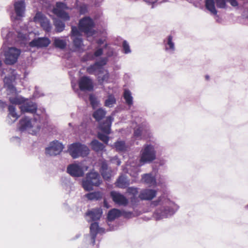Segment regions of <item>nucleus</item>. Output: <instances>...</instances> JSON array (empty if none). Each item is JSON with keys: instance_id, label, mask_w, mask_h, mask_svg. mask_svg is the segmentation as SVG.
Listing matches in <instances>:
<instances>
[{"instance_id": "f257e3e1", "label": "nucleus", "mask_w": 248, "mask_h": 248, "mask_svg": "<svg viewBox=\"0 0 248 248\" xmlns=\"http://www.w3.org/2000/svg\"><path fill=\"white\" fill-rule=\"evenodd\" d=\"M151 206L156 207L153 214V217L156 220L169 217L173 216L179 208L176 203L165 194L161 195L157 200L152 201Z\"/></svg>"}, {"instance_id": "f03ea898", "label": "nucleus", "mask_w": 248, "mask_h": 248, "mask_svg": "<svg viewBox=\"0 0 248 248\" xmlns=\"http://www.w3.org/2000/svg\"><path fill=\"white\" fill-rule=\"evenodd\" d=\"M41 117L34 115V118L31 119L28 117L22 118L19 123L18 129L21 132L27 131L28 133L35 135L41 128Z\"/></svg>"}, {"instance_id": "7ed1b4c3", "label": "nucleus", "mask_w": 248, "mask_h": 248, "mask_svg": "<svg viewBox=\"0 0 248 248\" xmlns=\"http://www.w3.org/2000/svg\"><path fill=\"white\" fill-rule=\"evenodd\" d=\"M155 145L152 144H144L140 152V165L150 163L156 159Z\"/></svg>"}, {"instance_id": "20e7f679", "label": "nucleus", "mask_w": 248, "mask_h": 248, "mask_svg": "<svg viewBox=\"0 0 248 248\" xmlns=\"http://www.w3.org/2000/svg\"><path fill=\"white\" fill-rule=\"evenodd\" d=\"M102 180L99 173L95 171H91L86 174V177L82 180V186L86 191L93 190V186H99Z\"/></svg>"}, {"instance_id": "39448f33", "label": "nucleus", "mask_w": 248, "mask_h": 248, "mask_svg": "<svg viewBox=\"0 0 248 248\" xmlns=\"http://www.w3.org/2000/svg\"><path fill=\"white\" fill-rule=\"evenodd\" d=\"M68 151L73 158H77L80 156H86L89 153L88 147L78 142L71 144L68 148Z\"/></svg>"}, {"instance_id": "423d86ee", "label": "nucleus", "mask_w": 248, "mask_h": 248, "mask_svg": "<svg viewBox=\"0 0 248 248\" xmlns=\"http://www.w3.org/2000/svg\"><path fill=\"white\" fill-rule=\"evenodd\" d=\"M104 232L105 230L102 228H100L97 222L92 223L90 226V233L84 236V243L87 245L93 246L97 233H103Z\"/></svg>"}, {"instance_id": "0eeeda50", "label": "nucleus", "mask_w": 248, "mask_h": 248, "mask_svg": "<svg viewBox=\"0 0 248 248\" xmlns=\"http://www.w3.org/2000/svg\"><path fill=\"white\" fill-rule=\"evenodd\" d=\"M94 22L90 17H85L79 20L78 30L80 32H84L89 37L94 33Z\"/></svg>"}, {"instance_id": "6e6552de", "label": "nucleus", "mask_w": 248, "mask_h": 248, "mask_svg": "<svg viewBox=\"0 0 248 248\" xmlns=\"http://www.w3.org/2000/svg\"><path fill=\"white\" fill-rule=\"evenodd\" d=\"M20 53V49L15 47H8L6 50H4L5 63L7 65L15 64L17 62Z\"/></svg>"}, {"instance_id": "1a4fd4ad", "label": "nucleus", "mask_w": 248, "mask_h": 248, "mask_svg": "<svg viewBox=\"0 0 248 248\" xmlns=\"http://www.w3.org/2000/svg\"><path fill=\"white\" fill-rule=\"evenodd\" d=\"M37 105L35 103L29 100H26L24 101L23 104L20 106L19 108L22 113H30L33 114L36 116L41 117V114L39 113V111H41L42 113L45 111L44 109L42 110H37ZM43 117V116H41Z\"/></svg>"}, {"instance_id": "9d476101", "label": "nucleus", "mask_w": 248, "mask_h": 248, "mask_svg": "<svg viewBox=\"0 0 248 248\" xmlns=\"http://www.w3.org/2000/svg\"><path fill=\"white\" fill-rule=\"evenodd\" d=\"M71 38L72 40L73 46L75 49L78 50L82 49L83 44L81 38V34L77 27H72Z\"/></svg>"}, {"instance_id": "9b49d317", "label": "nucleus", "mask_w": 248, "mask_h": 248, "mask_svg": "<svg viewBox=\"0 0 248 248\" xmlns=\"http://www.w3.org/2000/svg\"><path fill=\"white\" fill-rule=\"evenodd\" d=\"M63 148V145L61 142L55 140L50 142L48 146L46 148V153L50 156H55L59 155Z\"/></svg>"}, {"instance_id": "f8f14e48", "label": "nucleus", "mask_w": 248, "mask_h": 248, "mask_svg": "<svg viewBox=\"0 0 248 248\" xmlns=\"http://www.w3.org/2000/svg\"><path fill=\"white\" fill-rule=\"evenodd\" d=\"M14 11L15 16H12L11 18L15 20H20L25 16L26 4L24 0H18L15 2Z\"/></svg>"}, {"instance_id": "ddd939ff", "label": "nucleus", "mask_w": 248, "mask_h": 248, "mask_svg": "<svg viewBox=\"0 0 248 248\" xmlns=\"http://www.w3.org/2000/svg\"><path fill=\"white\" fill-rule=\"evenodd\" d=\"M11 75L5 77L3 81L8 91L11 93H16V89L13 83L16 79V73L15 70L10 69Z\"/></svg>"}, {"instance_id": "4468645a", "label": "nucleus", "mask_w": 248, "mask_h": 248, "mask_svg": "<svg viewBox=\"0 0 248 248\" xmlns=\"http://www.w3.org/2000/svg\"><path fill=\"white\" fill-rule=\"evenodd\" d=\"M34 20L36 23H39L42 28L46 32H49L51 30V25L49 20L41 13L36 14Z\"/></svg>"}, {"instance_id": "2eb2a0df", "label": "nucleus", "mask_w": 248, "mask_h": 248, "mask_svg": "<svg viewBox=\"0 0 248 248\" xmlns=\"http://www.w3.org/2000/svg\"><path fill=\"white\" fill-rule=\"evenodd\" d=\"M78 85L80 90L82 91H91L93 88V80L88 76L81 77L78 81Z\"/></svg>"}, {"instance_id": "dca6fc26", "label": "nucleus", "mask_w": 248, "mask_h": 248, "mask_svg": "<svg viewBox=\"0 0 248 248\" xmlns=\"http://www.w3.org/2000/svg\"><path fill=\"white\" fill-rule=\"evenodd\" d=\"M67 172L72 176L81 177L84 175V171L81 166L77 164L69 165L67 168Z\"/></svg>"}, {"instance_id": "f3484780", "label": "nucleus", "mask_w": 248, "mask_h": 248, "mask_svg": "<svg viewBox=\"0 0 248 248\" xmlns=\"http://www.w3.org/2000/svg\"><path fill=\"white\" fill-rule=\"evenodd\" d=\"M50 40L47 37L35 38L29 43L31 47L37 48L46 47L50 44Z\"/></svg>"}, {"instance_id": "a211bd4d", "label": "nucleus", "mask_w": 248, "mask_h": 248, "mask_svg": "<svg viewBox=\"0 0 248 248\" xmlns=\"http://www.w3.org/2000/svg\"><path fill=\"white\" fill-rule=\"evenodd\" d=\"M110 196L115 203L120 205L126 206L128 202V199L121 193L111 191Z\"/></svg>"}, {"instance_id": "6ab92c4d", "label": "nucleus", "mask_w": 248, "mask_h": 248, "mask_svg": "<svg viewBox=\"0 0 248 248\" xmlns=\"http://www.w3.org/2000/svg\"><path fill=\"white\" fill-rule=\"evenodd\" d=\"M156 190L144 189L140 191L139 197L142 200L151 201L156 196Z\"/></svg>"}, {"instance_id": "aec40b11", "label": "nucleus", "mask_w": 248, "mask_h": 248, "mask_svg": "<svg viewBox=\"0 0 248 248\" xmlns=\"http://www.w3.org/2000/svg\"><path fill=\"white\" fill-rule=\"evenodd\" d=\"M113 120V116H109L107 117L104 122L100 124V129L107 134H109L111 130V124Z\"/></svg>"}, {"instance_id": "412c9836", "label": "nucleus", "mask_w": 248, "mask_h": 248, "mask_svg": "<svg viewBox=\"0 0 248 248\" xmlns=\"http://www.w3.org/2000/svg\"><path fill=\"white\" fill-rule=\"evenodd\" d=\"M102 214V210L100 208H94L89 211L86 214L88 221H96L100 219Z\"/></svg>"}, {"instance_id": "4be33fe9", "label": "nucleus", "mask_w": 248, "mask_h": 248, "mask_svg": "<svg viewBox=\"0 0 248 248\" xmlns=\"http://www.w3.org/2000/svg\"><path fill=\"white\" fill-rule=\"evenodd\" d=\"M165 51L170 54H172L175 51V44L172 40V36L169 35L164 41Z\"/></svg>"}, {"instance_id": "5701e85b", "label": "nucleus", "mask_w": 248, "mask_h": 248, "mask_svg": "<svg viewBox=\"0 0 248 248\" xmlns=\"http://www.w3.org/2000/svg\"><path fill=\"white\" fill-rule=\"evenodd\" d=\"M141 181L150 186L157 185L156 179L155 175L151 173H146L142 175Z\"/></svg>"}, {"instance_id": "b1692460", "label": "nucleus", "mask_w": 248, "mask_h": 248, "mask_svg": "<svg viewBox=\"0 0 248 248\" xmlns=\"http://www.w3.org/2000/svg\"><path fill=\"white\" fill-rule=\"evenodd\" d=\"M9 114L7 121L8 124H12L15 122L18 118L19 116L16 111V108L14 105H9L8 106Z\"/></svg>"}, {"instance_id": "393cba45", "label": "nucleus", "mask_w": 248, "mask_h": 248, "mask_svg": "<svg viewBox=\"0 0 248 248\" xmlns=\"http://www.w3.org/2000/svg\"><path fill=\"white\" fill-rule=\"evenodd\" d=\"M130 185L129 180L124 175L120 176L116 182V186L121 188L127 187Z\"/></svg>"}, {"instance_id": "a878e982", "label": "nucleus", "mask_w": 248, "mask_h": 248, "mask_svg": "<svg viewBox=\"0 0 248 248\" xmlns=\"http://www.w3.org/2000/svg\"><path fill=\"white\" fill-rule=\"evenodd\" d=\"M16 41L21 44H26L29 38V35L26 30L17 31Z\"/></svg>"}, {"instance_id": "bb28decb", "label": "nucleus", "mask_w": 248, "mask_h": 248, "mask_svg": "<svg viewBox=\"0 0 248 248\" xmlns=\"http://www.w3.org/2000/svg\"><path fill=\"white\" fill-rule=\"evenodd\" d=\"M53 45L56 47L61 49H64L67 45V40L63 37H54Z\"/></svg>"}, {"instance_id": "cd10ccee", "label": "nucleus", "mask_w": 248, "mask_h": 248, "mask_svg": "<svg viewBox=\"0 0 248 248\" xmlns=\"http://www.w3.org/2000/svg\"><path fill=\"white\" fill-rule=\"evenodd\" d=\"M123 97L125 104L130 108L133 104V97L131 92L128 89H124L123 93Z\"/></svg>"}, {"instance_id": "c85d7f7f", "label": "nucleus", "mask_w": 248, "mask_h": 248, "mask_svg": "<svg viewBox=\"0 0 248 248\" xmlns=\"http://www.w3.org/2000/svg\"><path fill=\"white\" fill-rule=\"evenodd\" d=\"M114 147L118 152H125L127 150L128 145L125 142L122 140H118L114 143Z\"/></svg>"}, {"instance_id": "c756f323", "label": "nucleus", "mask_w": 248, "mask_h": 248, "mask_svg": "<svg viewBox=\"0 0 248 248\" xmlns=\"http://www.w3.org/2000/svg\"><path fill=\"white\" fill-rule=\"evenodd\" d=\"M98 82L100 84L104 83H108L109 79V73L108 71L104 70L100 73L97 77Z\"/></svg>"}, {"instance_id": "7c9ffc66", "label": "nucleus", "mask_w": 248, "mask_h": 248, "mask_svg": "<svg viewBox=\"0 0 248 248\" xmlns=\"http://www.w3.org/2000/svg\"><path fill=\"white\" fill-rule=\"evenodd\" d=\"M98 63L96 62L87 68V72L89 74L99 75L102 71L100 67L98 66Z\"/></svg>"}, {"instance_id": "2f4dec72", "label": "nucleus", "mask_w": 248, "mask_h": 248, "mask_svg": "<svg viewBox=\"0 0 248 248\" xmlns=\"http://www.w3.org/2000/svg\"><path fill=\"white\" fill-rule=\"evenodd\" d=\"M14 33L8 27H3L1 29V36L3 39L8 41L13 38Z\"/></svg>"}, {"instance_id": "473e14b6", "label": "nucleus", "mask_w": 248, "mask_h": 248, "mask_svg": "<svg viewBox=\"0 0 248 248\" xmlns=\"http://www.w3.org/2000/svg\"><path fill=\"white\" fill-rule=\"evenodd\" d=\"M121 215L120 210L116 209H113L109 211L108 214V223L114 220L116 218L119 217Z\"/></svg>"}, {"instance_id": "72a5a7b5", "label": "nucleus", "mask_w": 248, "mask_h": 248, "mask_svg": "<svg viewBox=\"0 0 248 248\" xmlns=\"http://www.w3.org/2000/svg\"><path fill=\"white\" fill-rule=\"evenodd\" d=\"M53 13L58 17L62 18L64 20H68L70 19V16L68 14L61 9L54 8Z\"/></svg>"}, {"instance_id": "f704fd0d", "label": "nucleus", "mask_w": 248, "mask_h": 248, "mask_svg": "<svg viewBox=\"0 0 248 248\" xmlns=\"http://www.w3.org/2000/svg\"><path fill=\"white\" fill-rule=\"evenodd\" d=\"M206 8L214 15L217 14V11L215 8L214 0H206Z\"/></svg>"}, {"instance_id": "c9c22d12", "label": "nucleus", "mask_w": 248, "mask_h": 248, "mask_svg": "<svg viewBox=\"0 0 248 248\" xmlns=\"http://www.w3.org/2000/svg\"><path fill=\"white\" fill-rule=\"evenodd\" d=\"M106 114V111L102 108H99L95 111L93 114V118L97 121H99L102 119Z\"/></svg>"}, {"instance_id": "e433bc0d", "label": "nucleus", "mask_w": 248, "mask_h": 248, "mask_svg": "<svg viewBox=\"0 0 248 248\" xmlns=\"http://www.w3.org/2000/svg\"><path fill=\"white\" fill-rule=\"evenodd\" d=\"M91 145L92 149L96 152L102 151L105 148L104 145L96 140L91 142Z\"/></svg>"}, {"instance_id": "4c0bfd02", "label": "nucleus", "mask_w": 248, "mask_h": 248, "mask_svg": "<svg viewBox=\"0 0 248 248\" xmlns=\"http://www.w3.org/2000/svg\"><path fill=\"white\" fill-rule=\"evenodd\" d=\"M85 196L90 200H98L102 198V194L100 192H93L87 193Z\"/></svg>"}, {"instance_id": "58836bf2", "label": "nucleus", "mask_w": 248, "mask_h": 248, "mask_svg": "<svg viewBox=\"0 0 248 248\" xmlns=\"http://www.w3.org/2000/svg\"><path fill=\"white\" fill-rule=\"evenodd\" d=\"M116 103V100L114 96L110 94L108 95L107 99L105 100V106L108 108L112 107Z\"/></svg>"}, {"instance_id": "ea45409f", "label": "nucleus", "mask_w": 248, "mask_h": 248, "mask_svg": "<svg viewBox=\"0 0 248 248\" xmlns=\"http://www.w3.org/2000/svg\"><path fill=\"white\" fill-rule=\"evenodd\" d=\"M54 25L55 27L56 31L58 32H61L63 31L65 27V23L59 19L55 20Z\"/></svg>"}, {"instance_id": "a19ab883", "label": "nucleus", "mask_w": 248, "mask_h": 248, "mask_svg": "<svg viewBox=\"0 0 248 248\" xmlns=\"http://www.w3.org/2000/svg\"><path fill=\"white\" fill-rule=\"evenodd\" d=\"M25 99L21 96H16L14 97H10L9 101L12 105H20V106L23 104Z\"/></svg>"}, {"instance_id": "79ce46f5", "label": "nucleus", "mask_w": 248, "mask_h": 248, "mask_svg": "<svg viewBox=\"0 0 248 248\" xmlns=\"http://www.w3.org/2000/svg\"><path fill=\"white\" fill-rule=\"evenodd\" d=\"M140 167L137 166L134 167L131 170H129L128 172V173L133 177L137 178L139 175V172H140Z\"/></svg>"}, {"instance_id": "37998d69", "label": "nucleus", "mask_w": 248, "mask_h": 248, "mask_svg": "<svg viewBox=\"0 0 248 248\" xmlns=\"http://www.w3.org/2000/svg\"><path fill=\"white\" fill-rule=\"evenodd\" d=\"M122 46L123 51L124 54H129L131 53V50L130 49V46L126 41L124 40L123 41Z\"/></svg>"}, {"instance_id": "c03bdc74", "label": "nucleus", "mask_w": 248, "mask_h": 248, "mask_svg": "<svg viewBox=\"0 0 248 248\" xmlns=\"http://www.w3.org/2000/svg\"><path fill=\"white\" fill-rule=\"evenodd\" d=\"M100 172L103 178L106 180H108L111 176V171L109 169L101 171Z\"/></svg>"}, {"instance_id": "a18cd8bd", "label": "nucleus", "mask_w": 248, "mask_h": 248, "mask_svg": "<svg viewBox=\"0 0 248 248\" xmlns=\"http://www.w3.org/2000/svg\"><path fill=\"white\" fill-rule=\"evenodd\" d=\"M107 44H105L103 48L97 47L96 50L94 52L93 54L95 57H97L100 56L103 54V49L106 48L107 47Z\"/></svg>"}, {"instance_id": "49530a36", "label": "nucleus", "mask_w": 248, "mask_h": 248, "mask_svg": "<svg viewBox=\"0 0 248 248\" xmlns=\"http://www.w3.org/2000/svg\"><path fill=\"white\" fill-rule=\"evenodd\" d=\"M127 192L132 195L133 197H135L138 194V189L135 187H129L127 189Z\"/></svg>"}, {"instance_id": "de8ad7c7", "label": "nucleus", "mask_w": 248, "mask_h": 248, "mask_svg": "<svg viewBox=\"0 0 248 248\" xmlns=\"http://www.w3.org/2000/svg\"><path fill=\"white\" fill-rule=\"evenodd\" d=\"M98 138L105 143H107L109 140V138L108 136L100 133L98 134Z\"/></svg>"}, {"instance_id": "09e8293b", "label": "nucleus", "mask_w": 248, "mask_h": 248, "mask_svg": "<svg viewBox=\"0 0 248 248\" xmlns=\"http://www.w3.org/2000/svg\"><path fill=\"white\" fill-rule=\"evenodd\" d=\"M55 8H58L59 9H61L64 11V10L67 9L68 8L65 3L62 2H57L56 4Z\"/></svg>"}, {"instance_id": "8fccbe9b", "label": "nucleus", "mask_w": 248, "mask_h": 248, "mask_svg": "<svg viewBox=\"0 0 248 248\" xmlns=\"http://www.w3.org/2000/svg\"><path fill=\"white\" fill-rule=\"evenodd\" d=\"M142 131V128L140 126H138L134 130V136L136 138H140L141 135Z\"/></svg>"}, {"instance_id": "3c124183", "label": "nucleus", "mask_w": 248, "mask_h": 248, "mask_svg": "<svg viewBox=\"0 0 248 248\" xmlns=\"http://www.w3.org/2000/svg\"><path fill=\"white\" fill-rule=\"evenodd\" d=\"M107 58H102L99 61L96 62V63H98V66L100 67L102 70L103 71L105 69L103 68V66L105 65L107 63Z\"/></svg>"}, {"instance_id": "603ef678", "label": "nucleus", "mask_w": 248, "mask_h": 248, "mask_svg": "<svg viewBox=\"0 0 248 248\" xmlns=\"http://www.w3.org/2000/svg\"><path fill=\"white\" fill-rule=\"evenodd\" d=\"M94 55L92 53H87L83 58L82 59L84 61L93 60L94 59Z\"/></svg>"}, {"instance_id": "864d4df0", "label": "nucleus", "mask_w": 248, "mask_h": 248, "mask_svg": "<svg viewBox=\"0 0 248 248\" xmlns=\"http://www.w3.org/2000/svg\"><path fill=\"white\" fill-rule=\"evenodd\" d=\"M216 4L217 7L220 8H224L226 6L225 0H216Z\"/></svg>"}, {"instance_id": "5fc2aeb1", "label": "nucleus", "mask_w": 248, "mask_h": 248, "mask_svg": "<svg viewBox=\"0 0 248 248\" xmlns=\"http://www.w3.org/2000/svg\"><path fill=\"white\" fill-rule=\"evenodd\" d=\"M79 12L80 14H84L87 12V6L85 4H82L79 6Z\"/></svg>"}, {"instance_id": "6e6d98bb", "label": "nucleus", "mask_w": 248, "mask_h": 248, "mask_svg": "<svg viewBox=\"0 0 248 248\" xmlns=\"http://www.w3.org/2000/svg\"><path fill=\"white\" fill-rule=\"evenodd\" d=\"M108 164L106 161H103L101 163V166L100 169V171H103L105 170H108Z\"/></svg>"}, {"instance_id": "4d7b16f0", "label": "nucleus", "mask_w": 248, "mask_h": 248, "mask_svg": "<svg viewBox=\"0 0 248 248\" xmlns=\"http://www.w3.org/2000/svg\"><path fill=\"white\" fill-rule=\"evenodd\" d=\"M111 162L112 163L116 164L117 166L120 165L121 163L120 160L116 156L111 158Z\"/></svg>"}, {"instance_id": "13d9d810", "label": "nucleus", "mask_w": 248, "mask_h": 248, "mask_svg": "<svg viewBox=\"0 0 248 248\" xmlns=\"http://www.w3.org/2000/svg\"><path fill=\"white\" fill-rule=\"evenodd\" d=\"M89 99H90V101L91 103L92 104V106L93 107H94L95 105H96V102H97L95 97L94 96H93V95H90V97H89Z\"/></svg>"}, {"instance_id": "bf43d9fd", "label": "nucleus", "mask_w": 248, "mask_h": 248, "mask_svg": "<svg viewBox=\"0 0 248 248\" xmlns=\"http://www.w3.org/2000/svg\"><path fill=\"white\" fill-rule=\"evenodd\" d=\"M227 0L233 7H236L238 5V3L236 0Z\"/></svg>"}, {"instance_id": "052dcab7", "label": "nucleus", "mask_w": 248, "mask_h": 248, "mask_svg": "<svg viewBox=\"0 0 248 248\" xmlns=\"http://www.w3.org/2000/svg\"><path fill=\"white\" fill-rule=\"evenodd\" d=\"M105 42V39H100L96 41L97 44L98 46H101Z\"/></svg>"}, {"instance_id": "680f3d73", "label": "nucleus", "mask_w": 248, "mask_h": 248, "mask_svg": "<svg viewBox=\"0 0 248 248\" xmlns=\"http://www.w3.org/2000/svg\"><path fill=\"white\" fill-rule=\"evenodd\" d=\"M144 0L145 2H146L151 3H154L155 2H156V1L157 0Z\"/></svg>"}, {"instance_id": "e2e57ef3", "label": "nucleus", "mask_w": 248, "mask_h": 248, "mask_svg": "<svg viewBox=\"0 0 248 248\" xmlns=\"http://www.w3.org/2000/svg\"><path fill=\"white\" fill-rule=\"evenodd\" d=\"M34 96L35 97H39L40 95H38L37 94V88H36V91H35V92L34 93Z\"/></svg>"}, {"instance_id": "0e129e2a", "label": "nucleus", "mask_w": 248, "mask_h": 248, "mask_svg": "<svg viewBox=\"0 0 248 248\" xmlns=\"http://www.w3.org/2000/svg\"><path fill=\"white\" fill-rule=\"evenodd\" d=\"M205 78H206V79L208 80L209 78V76L207 75V76H205Z\"/></svg>"}, {"instance_id": "69168bd1", "label": "nucleus", "mask_w": 248, "mask_h": 248, "mask_svg": "<svg viewBox=\"0 0 248 248\" xmlns=\"http://www.w3.org/2000/svg\"><path fill=\"white\" fill-rule=\"evenodd\" d=\"M1 65H2V62H1V61L0 60V67H1Z\"/></svg>"}, {"instance_id": "338daca9", "label": "nucleus", "mask_w": 248, "mask_h": 248, "mask_svg": "<svg viewBox=\"0 0 248 248\" xmlns=\"http://www.w3.org/2000/svg\"><path fill=\"white\" fill-rule=\"evenodd\" d=\"M69 125L70 126H72V124H71V123H69Z\"/></svg>"}, {"instance_id": "774afa93", "label": "nucleus", "mask_w": 248, "mask_h": 248, "mask_svg": "<svg viewBox=\"0 0 248 248\" xmlns=\"http://www.w3.org/2000/svg\"><path fill=\"white\" fill-rule=\"evenodd\" d=\"M104 204L105 206H106V202L105 201H104Z\"/></svg>"}]
</instances>
